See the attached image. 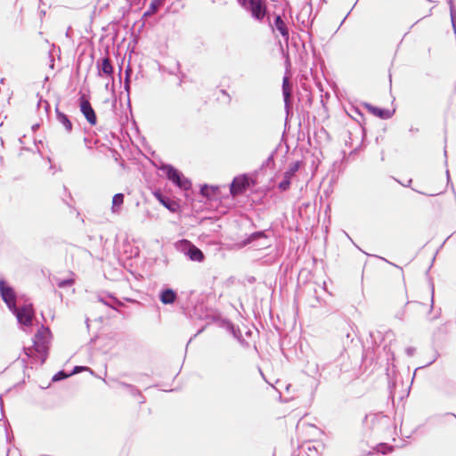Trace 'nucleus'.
Masks as SVG:
<instances>
[{
	"mask_svg": "<svg viewBox=\"0 0 456 456\" xmlns=\"http://www.w3.org/2000/svg\"><path fill=\"white\" fill-rule=\"evenodd\" d=\"M51 334L49 328L41 326L40 329L35 334L33 339V348H28L26 354L28 357H32L36 353L40 357V363L44 364L48 356V338L47 337Z\"/></svg>",
	"mask_w": 456,
	"mask_h": 456,
	"instance_id": "f257e3e1",
	"label": "nucleus"
},
{
	"mask_svg": "<svg viewBox=\"0 0 456 456\" xmlns=\"http://www.w3.org/2000/svg\"><path fill=\"white\" fill-rule=\"evenodd\" d=\"M158 168L163 172L167 180L172 182V183L179 189L183 191H189L191 189V180L185 177L183 174L173 165L161 163Z\"/></svg>",
	"mask_w": 456,
	"mask_h": 456,
	"instance_id": "f03ea898",
	"label": "nucleus"
},
{
	"mask_svg": "<svg viewBox=\"0 0 456 456\" xmlns=\"http://www.w3.org/2000/svg\"><path fill=\"white\" fill-rule=\"evenodd\" d=\"M239 4L248 12L251 17L263 22L268 15L267 0H237Z\"/></svg>",
	"mask_w": 456,
	"mask_h": 456,
	"instance_id": "7ed1b4c3",
	"label": "nucleus"
},
{
	"mask_svg": "<svg viewBox=\"0 0 456 456\" xmlns=\"http://www.w3.org/2000/svg\"><path fill=\"white\" fill-rule=\"evenodd\" d=\"M388 424L389 418L381 412L366 414L363 419V425L371 430H380Z\"/></svg>",
	"mask_w": 456,
	"mask_h": 456,
	"instance_id": "20e7f679",
	"label": "nucleus"
},
{
	"mask_svg": "<svg viewBox=\"0 0 456 456\" xmlns=\"http://www.w3.org/2000/svg\"><path fill=\"white\" fill-rule=\"evenodd\" d=\"M0 295L10 311L16 310V293L4 280H0Z\"/></svg>",
	"mask_w": 456,
	"mask_h": 456,
	"instance_id": "39448f33",
	"label": "nucleus"
},
{
	"mask_svg": "<svg viewBox=\"0 0 456 456\" xmlns=\"http://www.w3.org/2000/svg\"><path fill=\"white\" fill-rule=\"evenodd\" d=\"M78 107L86 121L91 126H95L97 124L96 113L85 94H81L78 98Z\"/></svg>",
	"mask_w": 456,
	"mask_h": 456,
	"instance_id": "423d86ee",
	"label": "nucleus"
},
{
	"mask_svg": "<svg viewBox=\"0 0 456 456\" xmlns=\"http://www.w3.org/2000/svg\"><path fill=\"white\" fill-rule=\"evenodd\" d=\"M250 186V178L248 174H242L233 178L230 185V192L233 196L244 193Z\"/></svg>",
	"mask_w": 456,
	"mask_h": 456,
	"instance_id": "0eeeda50",
	"label": "nucleus"
},
{
	"mask_svg": "<svg viewBox=\"0 0 456 456\" xmlns=\"http://www.w3.org/2000/svg\"><path fill=\"white\" fill-rule=\"evenodd\" d=\"M174 246L176 251L183 254L184 256H204L202 251L186 239L179 240Z\"/></svg>",
	"mask_w": 456,
	"mask_h": 456,
	"instance_id": "6e6552de",
	"label": "nucleus"
},
{
	"mask_svg": "<svg viewBox=\"0 0 456 456\" xmlns=\"http://www.w3.org/2000/svg\"><path fill=\"white\" fill-rule=\"evenodd\" d=\"M406 308L414 310L419 314H426L429 321L437 319L440 314V310L434 316H429L434 309V287H432L431 304L428 309L425 304L419 301H408L406 304Z\"/></svg>",
	"mask_w": 456,
	"mask_h": 456,
	"instance_id": "1a4fd4ad",
	"label": "nucleus"
},
{
	"mask_svg": "<svg viewBox=\"0 0 456 456\" xmlns=\"http://www.w3.org/2000/svg\"><path fill=\"white\" fill-rule=\"evenodd\" d=\"M17 318L20 324L31 326L34 318V309L31 305H25L21 307L16 305V310L11 311Z\"/></svg>",
	"mask_w": 456,
	"mask_h": 456,
	"instance_id": "9d476101",
	"label": "nucleus"
},
{
	"mask_svg": "<svg viewBox=\"0 0 456 456\" xmlns=\"http://www.w3.org/2000/svg\"><path fill=\"white\" fill-rule=\"evenodd\" d=\"M254 244L256 248H267L270 246V240L266 231H257L252 232L245 240V244Z\"/></svg>",
	"mask_w": 456,
	"mask_h": 456,
	"instance_id": "9b49d317",
	"label": "nucleus"
},
{
	"mask_svg": "<svg viewBox=\"0 0 456 456\" xmlns=\"http://www.w3.org/2000/svg\"><path fill=\"white\" fill-rule=\"evenodd\" d=\"M154 197L158 201L172 213H175L180 209V204L177 200L171 199L169 196L164 194L160 190L153 191Z\"/></svg>",
	"mask_w": 456,
	"mask_h": 456,
	"instance_id": "f8f14e48",
	"label": "nucleus"
},
{
	"mask_svg": "<svg viewBox=\"0 0 456 456\" xmlns=\"http://www.w3.org/2000/svg\"><path fill=\"white\" fill-rule=\"evenodd\" d=\"M268 23L271 27L272 30L274 31L275 29L279 31L281 36L284 38L286 42L289 41V28L281 18L280 14H274L273 22L272 23L270 19L268 18Z\"/></svg>",
	"mask_w": 456,
	"mask_h": 456,
	"instance_id": "ddd939ff",
	"label": "nucleus"
},
{
	"mask_svg": "<svg viewBox=\"0 0 456 456\" xmlns=\"http://www.w3.org/2000/svg\"><path fill=\"white\" fill-rule=\"evenodd\" d=\"M282 96L284 101V109L286 112L285 121L287 122L289 118L293 115L292 111V95L288 86V79L285 77L282 82Z\"/></svg>",
	"mask_w": 456,
	"mask_h": 456,
	"instance_id": "4468645a",
	"label": "nucleus"
},
{
	"mask_svg": "<svg viewBox=\"0 0 456 456\" xmlns=\"http://www.w3.org/2000/svg\"><path fill=\"white\" fill-rule=\"evenodd\" d=\"M362 106L374 117L379 118L381 119H388L392 118L395 113V110H390L386 108L374 106L369 102H363Z\"/></svg>",
	"mask_w": 456,
	"mask_h": 456,
	"instance_id": "2eb2a0df",
	"label": "nucleus"
},
{
	"mask_svg": "<svg viewBox=\"0 0 456 456\" xmlns=\"http://www.w3.org/2000/svg\"><path fill=\"white\" fill-rule=\"evenodd\" d=\"M96 68L98 70L99 77H109L112 76L114 73V67L108 57H102L98 59L96 61Z\"/></svg>",
	"mask_w": 456,
	"mask_h": 456,
	"instance_id": "dca6fc26",
	"label": "nucleus"
},
{
	"mask_svg": "<svg viewBox=\"0 0 456 456\" xmlns=\"http://www.w3.org/2000/svg\"><path fill=\"white\" fill-rule=\"evenodd\" d=\"M98 301L102 302L103 305L114 309L117 312H120L118 310V307L123 306L124 304L118 299L116 297H114L112 294H99L97 296Z\"/></svg>",
	"mask_w": 456,
	"mask_h": 456,
	"instance_id": "f3484780",
	"label": "nucleus"
},
{
	"mask_svg": "<svg viewBox=\"0 0 456 456\" xmlns=\"http://www.w3.org/2000/svg\"><path fill=\"white\" fill-rule=\"evenodd\" d=\"M55 116L57 121L63 126L65 131L68 134H70L73 130V124L70 118L64 112L61 111L58 106L55 108Z\"/></svg>",
	"mask_w": 456,
	"mask_h": 456,
	"instance_id": "a211bd4d",
	"label": "nucleus"
},
{
	"mask_svg": "<svg viewBox=\"0 0 456 456\" xmlns=\"http://www.w3.org/2000/svg\"><path fill=\"white\" fill-rule=\"evenodd\" d=\"M177 295L176 292L171 288L164 289L159 293V300L164 305L173 304L176 300Z\"/></svg>",
	"mask_w": 456,
	"mask_h": 456,
	"instance_id": "6ab92c4d",
	"label": "nucleus"
},
{
	"mask_svg": "<svg viewBox=\"0 0 456 456\" xmlns=\"http://www.w3.org/2000/svg\"><path fill=\"white\" fill-rule=\"evenodd\" d=\"M118 385L122 388H125L133 397H139V403L141 404L145 403L144 396L142 395L141 391L135 386L123 381H118Z\"/></svg>",
	"mask_w": 456,
	"mask_h": 456,
	"instance_id": "aec40b11",
	"label": "nucleus"
},
{
	"mask_svg": "<svg viewBox=\"0 0 456 456\" xmlns=\"http://www.w3.org/2000/svg\"><path fill=\"white\" fill-rule=\"evenodd\" d=\"M200 192L204 198L212 200L216 198V195L219 192V188L218 186L204 183L200 186Z\"/></svg>",
	"mask_w": 456,
	"mask_h": 456,
	"instance_id": "412c9836",
	"label": "nucleus"
},
{
	"mask_svg": "<svg viewBox=\"0 0 456 456\" xmlns=\"http://www.w3.org/2000/svg\"><path fill=\"white\" fill-rule=\"evenodd\" d=\"M166 0H151L148 10L143 13L142 17H148L156 13L165 4Z\"/></svg>",
	"mask_w": 456,
	"mask_h": 456,
	"instance_id": "4be33fe9",
	"label": "nucleus"
},
{
	"mask_svg": "<svg viewBox=\"0 0 456 456\" xmlns=\"http://www.w3.org/2000/svg\"><path fill=\"white\" fill-rule=\"evenodd\" d=\"M51 281L60 289L69 288L75 283V280L72 277L61 279L59 277L53 276Z\"/></svg>",
	"mask_w": 456,
	"mask_h": 456,
	"instance_id": "5701e85b",
	"label": "nucleus"
},
{
	"mask_svg": "<svg viewBox=\"0 0 456 456\" xmlns=\"http://www.w3.org/2000/svg\"><path fill=\"white\" fill-rule=\"evenodd\" d=\"M125 195L123 193H116L112 198L111 210L113 213H118L124 204Z\"/></svg>",
	"mask_w": 456,
	"mask_h": 456,
	"instance_id": "b1692460",
	"label": "nucleus"
},
{
	"mask_svg": "<svg viewBox=\"0 0 456 456\" xmlns=\"http://www.w3.org/2000/svg\"><path fill=\"white\" fill-rule=\"evenodd\" d=\"M311 298L308 300L310 307L315 308L322 305L323 300L317 295V289L314 287L311 290Z\"/></svg>",
	"mask_w": 456,
	"mask_h": 456,
	"instance_id": "393cba45",
	"label": "nucleus"
},
{
	"mask_svg": "<svg viewBox=\"0 0 456 456\" xmlns=\"http://www.w3.org/2000/svg\"><path fill=\"white\" fill-rule=\"evenodd\" d=\"M292 178L293 177L284 173L281 181L278 183V188L281 191H288L290 187Z\"/></svg>",
	"mask_w": 456,
	"mask_h": 456,
	"instance_id": "a878e982",
	"label": "nucleus"
},
{
	"mask_svg": "<svg viewBox=\"0 0 456 456\" xmlns=\"http://www.w3.org/2000/svg\"><path fill=\"white\" fill-rule=\"evenodd\" d=\"M448 4L450 7V17L454 34L456 35V8L453 0H449Z\"/></svg>",
	"mask_w": 456,
	"mask_h": 456,
	"instance_id": "bb28decb",
	"label": "nucleus"
},
{
	"mask_svg": "<svg viewBox=\"0 0 456 456\" xmlns=\"http://www.w3.org/2000/svg\"><path fill=\"white\" fill-rule=\"evenodd\" d=\"M302 166V161L297 160L292 163H290L288 170L285 172V174L289 175V176L293 177L297 172L300 169Z\"/></svg>",
	"mask_w": 456,
	"mask_h": 456,
	"instance_id": "cd10ccee",
	"label": "nucleus"
},
{
	"mask_svg": "<svg viewBox=\"0 0 456 456\" xmlns=\"http://www.w3.org/2000/svg\"><path fill=\"white\" fill-rule=\"evenodd\" d=\"M70 376H71V374L67 373L65 370H59L57 373H55L53 376L52 381L53 382H58V381H61V380H64V379H66L67 378H69Z\"/></svg>",
	"mask_w": 456,
	"mask_h": 456,
	"instance_id": "c85d7f7f",
	"label": "nucleus"
},
{
	"mask_svg": "<svg viewBox=\"0 0 456 456\" xmlns=\"http://www.w3.org/2000/svg\"><path fill=\"white\" fill-rule=\"evenodd\" d=\"M230 330L232 334V336L240 342H242V335L238 327H235L233 324L230 323L229 325Z\"/></svg>",
	"mask_w": 456,
	"mask_h": 456,
	"instance_id": "c756f323",
	"label": "nucleus"
},
{
	"mask_svg": "<svg viewBox=\"0 0 456 456\" xmlns=\"http://www.w3.org/2000/svg\"><path fill=\"white\" fill-rule=\"evenodd\" d=\"M124 90L127 93V96L129 97L131 90V78L128 69L126 70V76L124 79Z\"/></svg>",
	"mask_w": 456,
	"mask_h": 456,
	"instance_id": "7c9ffc66",
	"label": "nucleus"
},
{
	"mask_svg": "<svg viewBox=\"0 0 456 456\" xmlns=\"http://www.w3.org/2000/svg\"><path fill=\"white\" fill-rule=\"evenodd\" d=\"M276 153V150H274L270 155L269 157L263 162L261 167L264 168V167H270V166H274V155Z\"/></svg>",
	"mask_w": 456,
	"mask_h": 456,
	"instance_id": "2f4dec72",
	"label": "nucleus"
},
{
	"mask_svg": "<svg viewBox=\"0 0 456 456\" xmlns=\"http://www.w3.org/2000/svg\"><path fill=\"white\" fill-rule=\"evenodd\" d=\"M89 370L88 367L75 366L69 374L74 375V374H77V373L81 372L82 370Z\"/></svg>",
	"mask_w": 456,
	"mask_h": 456,
	"instance_id": "473e14b6",
	"label": "nucleus"
},
{
	"mask_svg": "<svg viewBox=\"0 0 456 456\" xmlns=\"http://www.w3.org/2000/svg\"><path fill=\"white\" fill-rule=\"evenodd\" d=\"M380 259L383 261V262H382V263H383V265H389V266H393V267L396 268L399 272H402L401 267L397 266L396 265H394V264L390 263L389 261H387V258L382 257V258H380Z\"/></svg>",
	"mask_w": 456,
	"mask_h": 456,
	"instance_id": "72a5a7b5",
	"label": "nucleus"
},
{
	"mask_svg": "<svg viewBox=\"0 0 456 456\" xmlns=\"http://www.w3.org/2000/svg\"><path fill=\"white\" fill-rule=\"evenodd\" d=\"M48 54H49V58H50V65H49V67L51 69H53L54 68V58H53V53L51 52H49Z\"/></svg>",
	"mask_w": 456,
	"mask_h": 456,
	"instance_id": "f704fd0d",
	"label": "nucleus"
},
{
	"mask_svg": "<svg viewBox=\"0 0 456 456\" xmlns=\"http://www.w3.org/2000/svg\"><path fill=\"white\" fill-rule=\"evenodd\" d=\"M72 249L77 251V252H71V255L73 256L74 254H77V255H82L83 252H86L85 249H81V248H77L76 247H71Z\"/></svg>",
	"mask_w": 456,
	"mask_h": 456,
	"instance_id": "c9c22d12",
	"label": "nucleus"
},
{
	"mask_svg": "<svg viewBox=\"0 0 456 456\" xmlns=\"http://www.w3.org/2000/svg\"><path fill=\"white\" fill-rule=\"evenodd\" d=\"M220 93L223 94V95H225L227 98H228V102H230L232 98H231V95L228 94V92L225 90V89H221L220 90Z\"/></svg>",
	"mask_w": 456,
	"mask_h": 456,
	"instance_id": "e433bc0d",
	"label": "nucleus"
},
{
	"mask_svg": "<svg viewBox=\"0 0 456 456\" xmlns=\"http://www.w3.org/2000/svg\"><path fill=\"white\" fill-rule=\"evenodd\" d=\"M414 352H415V348L414 347H408V348H406V354L409 356H412L414 354Z\"/></svg>",
	"mask_w": 456,
	"mask_h": 456,
	"instance_id": "4c0bfd02",
	"label": "nucleus"
},
{
	"mask_svg": "<svg viewBox=\"0 0 456 456\" xmlns=\"http://www.w3.org/2000/svg\"><path fill=\"white\" fill-rule=\"evenodd\" d=\"M306 97H307V102H308V105L309 107L312 105V102H313V96L311 94H306Z\"/></svg>",
	"mask_w": 456,
	"mask_h": 456,
	"instance_id": "58836bf2",
	"label": "nucleus"
},
{
	"mask_svg": "<svg viewBox=\"0 0 456 456\" xmlns=\"http://www.w3.org/2000/svg\"><path fill=\"white\" fill-rule=\"evenodd\" d=\"M379 448H386V449H391V447H388V445L387 444H379Z\"/></svg>",
	"mask_w": 456,
	"mask_h": 456,
	"instance_id": "ea45409f",
	"label": "nucleus"
},
{
	"mask_svg": "<svg viewBox=\"0 0 456 456\" xmlns=\"http://www.w3.org/2000/svg\"><path fill=\"white\" fill-rule=\"evenodd\" d=\"M191 260H193V261H199V262H201L204 260V258H200V257H197V258H190Z\"/></svg>",
	"mask_w": 456,
	"mask_h": 456,
	"instance_id": "a19ab883",
	"label": "nucleus"
},
{
	"mask_svg": "<svg viewBox=\"0 0 456 456\" xmlns=\"http://www.w3.org/2000/svg\"><path fill=\"white\" fill-rule=\"evenodd\" d=\"M39 127V124H35L32 126V129L35 131Z\"/></svg>",
	"mask_w": 456,
	"mask_h": 456,
	"instance_id": "79ce46f5",
	"label": "nucleus"
},
{
	"mask_svg": "<svg viewBox=\"0 0 456 456\" xmlns=\"http://www.w3.org/2000/svg\"><path fill=\"white\" fill-rule=\"evenodd\" d=\"M412 183V180L410 179L408 182H407V184H403V186H406V187H409L411 185V183Z\"/></svg>",
	"mask_w": 456,
	"mask_h": 456,
	"instance_id": "37998d69",
	"label": "nucleus"
},
{
	"mask_svg": "<svg viewBox=\"0 0 456 456\" xmlns=\"http://www.w3.org/2000/svg\"><path fill=\"white\" fill-rule=\"evenodd\" d=\"M446 415L452 416V418H454L456 419V415L454 413L448 412V413H446Z\"/></svg>",
	"mask_w": 456,
	"mask_h": 456,
	"instance_id": "c03bdc74",
	"label": "nucleus"
},
{
	"mask_svg": "<svg viewBox=\"0 0 456 456\" xmlns=\"http://www.w3.org/2000/svg\"><path fill=\"white\" fill-rule=\"evenodd\" d=\"M446 176H447V181L449 182L450 181V174H449L448 169L446 170Z\"/></svg>",
	"mask_w": 456,
	"mask_h": 456,
	"instance_id": "a18cd8bd",
	"label": "nucleus"
},
{
	"mask_svg": "<svg viewBox=\"0 0 456 456\" xmlns=\"http://www.w3.org/2000/svg\"><path fill=\"white\" fill-rule=\"evenodd\" d=\"M366 256H371V257H374V256H379L378 255L376 254H366Z\"/></svg>",
	"mask_w": 456,
	"mask_h": 456,
	"instance_id": "49530a36",
	"label": "nucleus"
},
{
	"mask_svg": "<svg viewBox=\"0 0 456 456\" xmlns=\"http://www.w3.org/2000/svg\"><path fill=\"white\" fill-rule=\"evenodd\" d=\"M0 406H1V410L3 411V399H2V395H0Z\"/></svg>",
	"mask_w": 456,
	"mask_h": 456,
	"instance_id": "de8ad7c7",
	"label": "nucleus"
},
{
	"mask_svg": "<svg viewBox=\"0 0 456 456\" xmlns=\"http://www.w3.org/2000/svg\"><path fill=\"white\" fill-rule=\"evenodd\" d=\"M126 301L134 302V300H132L130 298H126Z\"/></svg>",
	"mask_w": 456,
	"mask_h": 456,
	"instance_id": "09e8293b",
	"label": "nucleus"
},
{
	"mask_svg": "<svg viewBox=\"0 0 456 456\" xmlns=\"http://www.w3.org/2000/svg\"><path fill=\"white\" fill-rule=\"evenodd\" d=\"M444 157L447 158V151L444 150Z\"/></svg>",
	"mask_w": 456,
	"mask_h": 456,
	"instance_id": "8fccbe9b",
	"label": "nucleus"
},
{
	"mask_svg": "<svg viewBox=\"0 0 456 456\" xmlns=\"http://www.w3.org/2000/svg\"><path fill=\"white\" fill-rule=\"evenodd\" d=\"M437 254H438V250H436V251L435 252L434 256H437Z\"/></svg>",
	"mask_w": 456,
	"mask_h": 456,
	"instance_id": "3c124183",
	"label": "nucleus"
},
{
	"mask_svg": "<svg viewBox=\"0 0 456 456\" xmlns=\"http://www.w3.org/2000/svg\"><path fill=\"white\" fill-rule=\"evenodd\" d=\"M436 260V257L432 258L431 265H433L434 261Z\"/></svg>",
	"mask_w": 456,
	"mask_h": 456,
	"instance_id": "603ef678",
	"label": "nucleus"
},
{
	"mask_svg": "<svg viewBox=\"0 0 456 456\" xmlns=\"http://www.w3.org/2000/svg\"><path fill=\"white\" fill-rule=\"evenodd\" d=\"M212 3H216L218 0H210Z\"/></svg>",
	"mask_w": 456,
	"mask_h": 456,
	"instance_id": "864d4df0",
	"label": "nucleus"
}]
</instances>
